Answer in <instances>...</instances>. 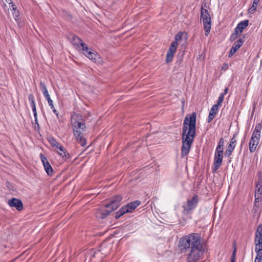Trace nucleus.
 I'll return each mask as SVG.
<instances>
[{
	"mask_svg": "<svg viewBox=\"0 0 262 262\" xmlns=\"http://www.w3.org/2000/svg\"><path fill=\"white\" fill-rule=\"evenodd\" d=\"M28 99L30 102L31 106L32 108L36 107L35 105V101L34 99V96L32 94H30L28 96Z\"/></svg>",
	"mask_w": 262,
	"mask_h": 262,
	"instance_id": "nucleus-27",
	"label": "nucleus"
},
{
	"mask_svg": "<svg viewBox=\"0 0 262 262\" xmlns=\"http://www.w3.org/2000/svg\"><path fill=\"white\" fill-rule=\"evenodd\" d=\"M196 113L187 115L184 120L182 130V146L181 157L187 156L190 151L191 146L195 137Z\"/></svg>",
	"mask_w": 262,
	"mask_h": 262,
	"instance_id": "nucleus-2",
	"label": "nucleus"
},
{
	"mask_svg": "<svg viewBox=\"0 0 262 262\" xmlns=\"http://www.w3.org/2000/svg\"><path fill=\"white\" fill-rule=\"evenodd\" d=\"M178 247L181 253L188 252L187 262H199L204 257L205 246L201 242L199 233H192L182 237Z\"/></svg>",
	"mask_w": 262,
	"mask_h": 262,
	"instance_id": "nucleus-1",
	"label": "nucleus"
},
{
	"mask_svg": "<svg viewBox=\"0 0 262 262\" xmlns=\"http://www.w3.org/2000/svg\"><path fill=\"white\" fill-rule=\"evenodd\" d=\"M40 158L43 164L46 172L49 176H52L53 174V168L50 163L48 162L47 158L42 154H40Z\"/></svg>",
	"mask_w": 262,
	"mask_h": 262,
	"instance_id": "nucleus-11",
	"label": "nucleus"
},
{
	"mask_svg": "<svg viewBox=\"0 0 262 262\" xmlns=\"http://www.w3.org/2000/svg\"><path fill=\"white\" fill-rule=\"evenodd\" d=\"M32 112L33 113L34 117H37V114L36 107L32 108Z\"/></svg>",
	"mask_w": 262,
	"mask_h": 262,
	"instance_id": "nucleus-41",
	"label": "nucleus"
},
{
	"mask_svg": "<svg viewBox=\"0 0 262 262\" xmlns=\"http://www.w3.org/2000/svg\"><path fill=\"white\" fill-rule=\"evenodd\" d=\"M59 151H58V154L64 158L65 160L70 158V156L69 154L67 152L66 149L61 145L58 148Z\"/></svg>",
	"mask_w": 262,
	"mask_h": 262,
	"instance_id": "nucleus-17",
	"label": "nucleus"
},
{
	"mask_svg": "<svg viewBox=\"0 0 262 262\" xmlns=\"http://www.w3.org/2000/svg\"><path fill=\"white\" fill-rule=\"evenodd\" d=\"M7 204L10 207L15 208L18 211H21L23 209V204L20 199L13 198L8 201Z\"/></svg>",
	"mask_w": 262,
	"mask_h": 262,
	"instance_id": "nucleus-10",
	"label": "nucleus"
},
{
	"mask_svg": "<svg viewBox=\"0 0 262 262\" xmlns=\"http://www.w3.org/2000/svg\"><path fill=\"white\" fill-rule=\"evenodd\" d=\"M223 159V150L215 149L214 158V171H216L222 165Z\"/></svg>",
	"mask_w": 262,
	"mask_h": 262,
	"instance_id": "nucleus-9",
	"label": "nucleus"
},
{
	"mask_svg": "<svg viewBox=\"0 0 262 262\" xmlns=\"http://www.w3.org/2000/svg\"><path fill=\"white\" fill-rule=\"evenodd\" d=\"M236 135L234 134L233 137L230 140V143L236 144V140L235 139Z\"/></svg>",
	"mask_w": 262,
	"mask_h": 262,
	"instance_id": "nucleus-39",
	"label": "nucleus"
},
{
	"mask_svg": "<svg viewBox=\"0 0 262 262\" xmlns=\"http://www.w3.org/2000/svg\"><path fill=\"white\" fill-rule=\"evenodd\" d=\"M51 107V108L52 109V111H53V110H55V108L54 106V104H52L50 106Z\"/></svg>",
	"mask_w": 262,
	"mask_h": 262,
	"instance_id": "nucleus-48",
	"label": "nucleus"
},
{
	"mask_svg": "<svg viewBox=\"0 0 262 262\" xmlns=\"http://www.w3.org/2000/svg\"><path fill=\"white\" fill-rule=\"evenodd\" d=\"M53 112L56 116L57 118H59V113L57 112V111L55 109V110H53Z\"/></svg>",
	"mask_w": 262,
	"mask_h": 262,
	"instance_id": "nucleus-43",
	"label": "nucleus"
},
{
	"mask_svg": "<svg viewBox=\"0 0 262 262\" xmlns=\"http://www.w3.org/2000/svg\"><path fill=\"white\" fill-rule=\"evenodd\" d=\"M122 196L120 194L113 196L110 203L105 205L107 208H111L113 211L117 209L121 205L122 201Z\"/></svg>",
	"mask_w": 262,
	"mask_h": 262,
	"instance_id": "nucleus-8",
	"label": "nucleus"
},
{
	"mask_svg": "<svg viewBox=\"0 0 262 262\" xmlns=\"http://www.w3.org/2000/svg\"><path fill=\"white\" fill-rule=\"evenodd\" d=\"M261 196L260 195H255V201L254 203H261Z\"/></svg>",
	"mask_w": 262,
	"mask_h": 262,
	"instance_id": "nucleus-37",
	"label": "nucleus"
},
{
	"mask_svg": "<svg viewBox=\"0 0 262 262\" xmlns=\"http://www.w3.org/2000/svg\"><path fill=\"white\" fill-rule=\"evenodd\" d=\"M199 200V197L196 194L194 195L191 199H188L186 204L182 206L183 213L184 214H190L192 210L196 208Z\"/></svg>",
	"mask_w": 262,
	"mask_h": 262,
	"instance_id": "nucleus-7",
	"label": "nucleus"
},
{
	"mask_svg": "<svg viewBox=\"0 0 262 262\" xmlns=\"http://www.w3.org/2000/svg\"><path fill=\"white\" fill-rule=\"evenodd\" d=\"M261 205V203H254V207L259 208L260 206Z\"/></svg>",
	"mask_w": 262,
	"mask_h": 262,
	"instance_id": "nucleus-46",
	"label": "nucleus"
},
{
	"mask_svg": "<svg viewBox=\"0 0 262 262\" xmlns=\"http://www.w3.org/2000/svg\"><path fill=\"white\" fill-rule=\"evenodd\" d=\"M113 210L111 208H102L96 213V217L103 219L108 216Z\"/></svg>",
	"mask_w": 262,
	"mask_h": 262,
	"instance_id": "nucleus-14",
	"label": "nucleus"
},
{
	"mask_svg": "<svg viewBox=\"0 0 262 262\" xmlns=\"http://www.w3.org/2000/svg\"><path fill=\"white\" fill-rule=\"evenodd\" d=\"M228 92V88H226L225 89H224V93H222L221 94H223L224 96H225Z\"/></svg>",
	"mask_w": 262,
	"mask_h": 262,
	"instance_id": "nucleus-45",
	"label": "nucleus"
},
{
	"mask_svg": "<svg viewBox=\"0 0 262 262\" xmlns=\"http://www.w3.org/2000/svg\"><path fill=\"white\" fill-rule=\"evenodd\" d=\"M236 52V50H235V49H233L231 47L230 51L229 53L228 57H231L235 52Z\"/></svg>",
	"mask_w": 262,
	"mask_h": 262,
	"instance_id": "nucleus-38",
	"label": "nucleus"
},
{
	"mask_svg": "<svg viewBox=\"0 0 262 262\" xmlns=\"http://www.w3.org/2000/svg\"><path fill=\"white\" fill-rule=\"evenodd\" d=\"M238 36H239L238 32H237V30H234V32L232 33L231 34V35H230V41H232L235 40L238 37Z\"/></svg>",
	"mask_w": 262,
	"mask_h": 262,
	"instance_id": "nucleus-30",
	"label": "nucleus"
},
{
	"mask_svg": "<svg viewBox=\"0 0 262 262\" xmlns=\"http://www.w3.org/2000/svg\"><path fill=\"white\" fill-rule=\"evenodd\" d=\"M260 0H253L254 1V4H256V3H259Z\"/></svg>",
	"mask_w": 262,
	"mask_h": 262,
	"instance_id": "nucleus-50",
	"label": "nucleus"
},
{
	"mask_svg": "<svg viewBox=\"0 0 262 262\" xmlns=\"http://www.w3.org/2000/svg\"><path fill=\"white\" fill-rule=\"evenodd\" d=\"M48 141L52 147H56L57 149L61 145V144L53 137H50L48 139Z\"/></svg>",
	"mask_w": 262,
	"mask_h": 262,
	"instance_id": "nucleus-21",
	"label": "nucleus"
},
{
	"mask_svg": "<svg viewBox=\"0 0 262 262\" xmlns=\"http://www.w3.org/2000/svg\"><path fill=\"white\" fill-rule=\"evenodd\" d=\"M203 27L205 30V35H208L211 29V19L210 16L203 19Z\"/></svg>",
	"mask_w": 262,
	"mask_h": 262,
	"instance_id": "nucleus-13",
	"label": "nucleus"
},
{
	"mask_svg": "<svg viewBox=\"0 0 262 262\" xmlns=\"http://www.w3.org/2000/svg\"><path fill=\"white\" fill-rule=\"evenodd\" d=\"M244 142V140H242V144H241V148H242V146H243V143Z\"/></svg>",
	"mask_w": 262,
	"mask_h": 262,
	"instance_id": "nucleus-51",
	"label": "nucleus"
},
{
	"mask_svg": "<svg viewBox=\"0 0 262 262\" xmlns=\"http://www.w3.org/2000/svg\"><path fill=\"white\" fill-rule=\"evenodd\" d=\"M228 69V65L227 63H224V66L222 68V70H226Z\"/></svg>",
	"mask_w": 262,
	"mask_h": 262,
	"instance_id": "nucleus-42",
	"label": "nucleus"
},
{
	"mask_svg": "<svg viewBox=\"0 0 262 262\" xmlns=\"http://www.w3.org/2000/svg\"><path fill=\"white\" fill-rule=\"evenodd\" d=\"M236 145L230 142L227 148L226 149L225 152V156L229 158L232 155Z\"/></svg>",
	"mask_w": 262,
	"mask_h": 262,
	"instance_id": "nucleus-18",
	"label": "nucleus"
},
{
	"mask_svg": "<svg viewBox=\"0 0 262 262\" xmlns=\"http://www.w3.org/2000/svg\"><path fill=\"white\" fill-rule=\"evenodd\" d=\"M183 33L182 32H178L174 37V41L178 43V41H180L182 39Z\"/></svg>",
	"mask_w": 262,
	"mask_h": 262,
	"instance_id": "nucleus-32",
	"label": "nucleus"
},
{
	"mask_svg": "<svg viewBox=\"0 0 262 262\" xmlns=\"http://www.w3.org/2000/svg\"><path fill=\"white\" fill-rule=\"evenodd\" d=\"M6 2L8 3L9 4H10L12 3V1L11 0H5Z\"/></svg>",
	"mask_w": 262,
	"mask_h": 262,
	"instance_id": "nucleus-49",
	"label": "nucleus"
},
{
	"mask_svg": "<svg viewBox=\"0 0 262 262\" xmlns=\"http://www.w3.org/2000/svg\"><path fill=\"white\" fill-rule=\"evenodd\" d=\"M46 99L47 100L49 105L50 106L53 104V101L51 99L50 95L45 97Z\"/></svg>",
	"mask_w": 262,
	"mask_h": 262,
	"instance_id": "nucleus-36",
	"label": "nucleus"
},
{
	"mask_svg": "<svg viewBox=\"0 0 262 262\" xmlns=\"http://www.w3.org/2000/svg\"><path fill=\"white\" fill-rule=\"evenodd\" d=\"M124 209L125 208L123 206L118 211L116 212V214H115V219H119L122 215H123L125 213H126V212L125 211Z\"/></svg>",
	"mask_w": 262,
	"mask_h": 262,
	"instance_id": "nucleus-25",
	"label": "nucleus"
},
{
	"mask_svg": "<svg viewBox=\"0 0 262 262\" xmlns=\"http://www.w3.org/2000/svg\"><path fill=\"white\" fill-rule=\"evenodd\" d=\"M258 208H255L254 206H253V211L254 213H256L258 211Z\"/></svg>",
	"mask_w": 262,
	"mask_h": 262,
	"instance_id": "nucleus-47",
	"label": "nucleus"
},
{
	"mask_svg": "<svg viewBox=\"0 0 262 262\" xmlns=\"http://www.w3.org/2000/svg\"><path fill=\"white\" fill-rule=\"evenodd\" d=\"M174 56V53H171V52H168L166 54V63H169L172 61L173 57Z\"/></svg>",
	"mask_w": 262,
	"mask_h": 262,
	"instance_id": "nucleus-29",
	"label": "nucleus"
},
{
	"mask_svg": "<svg viewBox=\"0 0 262 262\" xmlns=\"http://www.w3.org/2000/svg\"><path fill=\"white\" fill-rule=\"evenodd\" d=\"M258 3L254 4V1H253L252 6L248 9L249 13L253 14L255 12Z\"/></svg>",
	"mask_w": 262,
	"mask_h": 262,
	"instance_id": "nucleus-28",
	"label": "nucleus"
},
{
	"mask_svg": "<svg viewBox=\"0 0 262 262\" xmlns=\"http://www.w3.org/2000/svg\"><path fill=\"white\" fill-rule=\"evenodd\" d=\"M178 46V43L176 41H172L170 46V47L168 50V52H171V53H174L176 52L177 50Z\"/></svg>",
	"mask_w": 262,
	"mask_h": 262,
	"instance_id": "nucleus-23",
	"label": "nucleus"
},
{
	"mask_svg": "<svg viewBox=\"0 0 262 262\" xmlns=\"http://www.w3.org/2000/svg\"><path fill=\"white\" fill-rule=\"evenodd\" d=\"M261 128V123H258L256 124L249 142V150L251 152H253L256 150V147L260 140Z\"/></svg>",
	"mask_w": 262,
	"mask_h": 262,
	"instance_id": "nucleus-6",
	"label": "nucleus"
},
{
	"mask_svg": "<svg viewBox=\"0 0 262 262\" xmlns=\"http://www.w3.org/2000/svg\"><path fill=\"white\" fill-rule=\"evenodd\" d=\"M258 174H261V172H260H260H258Z\"/></svg>",
	"mask_w": 262,
	"mask_h": 262,
	"instance_id": "nucleus-53",
	"label": "nucleus"
},
{
	"mask_svg": "<svg viewBox=\"0 0 262 262\" xmlns=\"http://www.w3.org/2000/svg\"><path fill=\"white\" fill-rule=\"evenodd\" d=\"M71 123L74 135L77 141L81 146L84 147L86 145V140L83 137V133L86 130V126L82 116L78 115L73 116Z\"/></svg>",
	"mask_w": 262,
	"mask_h": 262,
	"instance_id": "nucleus-3",
	"label": "nucleus"
},
{
	"mask_svg": "<svg viewBox=\"0 0 262 262\" xmlns=\"http://www.w3.org/2000/svg\"><path fill=\"white\" fill-rule=\"evenodd\" d=\"M34 119H35V123L37 125V128H39V124L38 122L37 116L36 117H34Z\"/></svg>",
	"mask_w": 262,
	"mask_h": 262,
	"instance_id": "nucleus-44",
	"label": "nucleus"
},
{
	"mask_svg": "<svg viewBox=\"0 0 262 262\" xmlns=\"http://www.w3.org/2000/svg\"><path fill=\"white\" fill-rule=\"evenodd\" d=\"M72 42L74 46H76L79 49L81 48L83 54L94 62H97V59L99 58V55L92 51L91 49L82 41L79 37L76 35L73 36Z\"/></svg>",
	"mask_w": 262,
	"mask_h": 262,
	"instance_id": "nucleus-4",
	"label": "nucleus"
},
{
	"mask_svg": "<svg viewBox=\"0 0 262 262\" xmlns=\"http://www.w3.org/2000/svg\"><path fill=\"white\" fill-rule=\"evenodd\" d=\"M224 96L222 94H220V96L217 99V104H215L216 105H218V106H220L222 105V103L224 100Z\"/></svg>",
	"mask_w": 262,
	"mask_h": 262,
	"instance_id": "nucleus-34",
	"label": "nucleus"
},
{
	"mask_svg": "<svg viewBox=\"0 0 262 262\" xmlns=\"http://www.w3.org/2000/svg\"><path fill=\"white\" fill-rule=\"evenodd\" d=\"M215 114L209 112V115L207 118V122L210 123L212 121L213 119L214 118Z\"/></svg>",
	"mask_w": 262,
	"mask_h": 262,
	"instance_id": "nucleus-35",
	"label": "nucleus"
},
{
	"mask_svg": "<svg viewBox=\"0 0 262 262\" xmlns=\"http://www.w3.org/2000/svg\"><path fill=\"white\" fill-rule=\"evenodd\" d=\"M224 140L223 138H221L218 142L217 145L215 149L222 150L224 149Z\"/></svg>",
	"mask_w": 262,
	"mask_h": 262,
	"instance_id": "nucleus-26",
	"label": "nucleus"
},
{
	"mask_svg": "<svg viewBox=\"0 0 262 262\" xmlns=\"http://www.w3.org/2000/svg\"><path fill=\"white\" fill-rule=\"evenodd\" d=\"M245 41V37L244 36L242 38H239L236 41L233 45L232 48L235 49V50H238L243 45Z\"/></svg>",
	"mask_w": 262,
	"mask_h": 262,
	"instance_id": "nucleus-19",
	"label": "nucleus"
},
{
	"mask_svg": "<svg viewBox=\"0 0 262 262\" xmlns=\"http://www.w3.org/2000/svg\"><path fill=\"white\" fill-rule=\"evenodd\" d=\"M255 245V251L256 252V256L255 258L256 260L262 261V224H259L255 232V238L254 240Z\"/></svg>",
	"mask_w": 262,
	"mask_h": 262,
	"instance_id": "nucleus-5",
	"label": "nucleus"
},
{
	"mask_svg": "<svg viewBox=\"0 0 262 262\" xmlns=\"http://www.w3.org/2000/svg\"><path fill=\"white\" fill-rule=\"evenodd\" d=\"M261 181L259 180L256 184V190L255 191L254 195H262V185Z\"/></svg>",
	"mask_w": 262,
	"mask_h": 262,
	"instance_id": "nucleus-20",
	"label": "nucleus"
},
{
	"mask_svg": "<svg viewBox=\"0 0 262 262\" xmlns=\"http://www.w3.org/2000/svg\"><path fill=\"white\" fill-rule=\"evenodd\" d=\"M249 22V21L248 19L240 21L234 30H237L238 32L242 33L244 29L248 26Z\"/></svg>",
	"mask_w": 262,
	"mask_h": 262,
	"instance_id": "nucleus-16",
	"label": "nucleus"
},
{
	"mask_svg": "<svg viewBox=\"0 0 262 262\" xmlns=\"http://www.w3.org/2000/svg\"><path fill=\"white\" fill-rule=\"evenodd\" d=\"M10 5H11V7L12 8V11H14V12L13 14H14V13H15V11H16V7L15 6V5L12 2L11 4H10Z\"/></svg>",
	"mask_w": 262,
	"mask_h": 262,
	"instance_id": "nucleus-40",
	"label": "nucleus"
},
{
	"mask_svg": "<svg viewBox=\"0 0 262 262\" xmlns=\"http://www.w3.org/2000/svg\"><path fill=\"white\" fill-rule=\"evenodd\" d=\"M219 107L218 105L214 104L211 108L209 112L216 115L218 111Z\"/></svg>",
	"mask_w": 262,
	"mask_h": 262,
	"instance_id": "nucleus-33",
	"label": "nucleus"
},
{
	"mask_svg": "<svg viewBox=\"0 0 262 262\" xmlns=\"http://www.w3.org/2000/svg\"><path fill=\"white\" fill-rule=\"evenodd\" d=\"M105 247V243H102L100 247L96 250L92 249L91 251V255L95 257L97 255H100V254H106V252L104 250V248Z\"/></svg>",
	"mask_w": 262,
	"mask_h": 262,
	"instance_id": "nucleus-15",
	"label": "nucleus"
},
{
	"mask_svg": "<svg viewBox=\"0 0 262 262\" xmlns=\"http://www.w3.org/2000/svg\"><path fill=\"white\" fill-rule=\"evenodd\" d=\"M209 16H210L208 10L202 7L201 10V19H203L204 18H207Z\"/></svg>",
	"mask_w": 262,
	"mask_h": 262,
	"instance_id": "nucleus-24",
	"label": "nucleus"
},
{
	"mask_svg": "<svg viewBox=\"0 0 262 262\" xmlns=\"http://www.w3.org/2000/svg\"><path fill=\"white\" fill-rule=\"evenodd\" d=\"M140 204L141 201L136 200L123 206V207L125 208V211H126V213H129L132 212Z\"/></svg>",
	"mask_w": 262,
	"mask_h": 262,
	"instance_id": "nucleus-12",
	"label": "nucleus"
},
{
	"mask_svg": "<svg viewBox=\"0 0 262 262\" xmlns=\"http://www.w3.org/2000/svg\"><path fill=\"white\" fill-rule=\"evenodd\" d=\"M236 244L235 243L233 245L234 247V250L233 251V253L232 254L231 257V262H235V259H236Z\"/></svg>",
	"mask_w": 262,
	"mask_h": 262,
	"instance_id": "nucleus-31",
	"label": "nucleus"
},
{
	"mask_svg": "<svg viewBox=\"0 0 262 262\" xmlns=\"http://www.w3.org/2000/svg\"><path fill=\"white\" fill-rule=\"evenodd\" d=\"M40 88L43 93L44 97L49 95L46 85L45 82L42 81H40Z\"/></svg>",
	"mask_w": 262,
	"mask_h": 262,
	"instance_id": "nucleus-22",
	"label": "nucleus"
},
{
	"mask_svg": "<svg viewBox=\"0 0 262 262\" xmlns=\"http://www.w3.org/2000/svg\"><path fill=\"white\" fill-rule=\"evenodd\" d=\"M254 262H261V261H259V260H256L255 259Z\"/></svg>",
	"mask_w": 262,
	"mask_h": 262,
	"instance_id": "nucleus-52",
	"label": "nucleus"
}]
</instances>
